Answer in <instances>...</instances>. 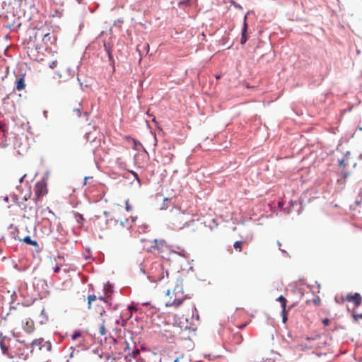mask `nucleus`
Masks as SVG:
<instances>
[{"label":"nucleus","instance_id":"f257e3e1","mask_svg":"<svg viewBox=\"0 0 362 362\" xmlns=\"http://www.w3.org/2000/svg\"><path fill=\"white\" fill-rule=\"evenodd\" d=\"M170 223L175 229H183L186 227H192V230L197 229V223L189 213L181 211L180 209H173L170 215Z\"/></svg>","mask_w":362,"mask_h":362},{"label":"nucleus","instance_id":"f03ea898","mask_svg":"<svg viewBox=\"0 0 362 362\" xmlns=\"http://www.w3.org/2000/svg\"><path fill=\"white\" fill-rule=\"evenodd\" d=\"M100 316L101 317V323L100 325L99 333L101 336H105L107 334V328L112 329L113 330L117 329L118 325L124 327L127 321L123 320L120 315L115 313L107 314L103 309L100 311Z\"/></svg>","mask_w":362,"mask_h":362},{"label":"nucleus","instance_id":"7ed1b4c3","mask_svg":"<svg viewBox=\"0 0 362 362\" xmlns=\"http://www.w3.org/2000/svg\"><path fill=\"white\" fill-rule=\"evenodd\" d=\"M175 287L173 290L168 288L166 296L168 300L165 303L167 307H174L175 308L180 307L185 300H189L186 295L184 294L183 284L182 281L176 279L175 281Z\"/></svg>","mask_w":362,"mask_h":362},{"label":"nucleus","instance_id":"20e7f679","mask_svg":"<svg viewBox=\"0 0 362 362\" xmlns=\"http://www.w3.org/2000/svg\"><path fill=\"white\" fill-rule=\"evenodd\" d=\"M152 281L155 282H163L164 284H168L170 282L174 283L176 279L173 276H169L168 271L162 264H156L151 269Z\"/></svg>","mask_w":362,"mask_h":362},{"label":"nucleus","instance_id":"39448f33","mask_svg":"<svg viewBox=\"0 0 362 362\" xmlns=\"http://www.w3.org/2000/svg\"><path fill=\"white\" fill-rule=\"evenodd\" d=\"M102 137L103 134L95 127H90V129L86 133L87 143L89 144L90 148L93 150L100 146Z\"/></svg>","mask_w":362,"mask_h":362},{"label":"nucleus","instance_id":"423d86ee","mask_svg":"<svg viewBox=\"0 0 362 362\" xmlns=\"http://www.w3.org/2000/svg\"><path fill=\"white\" fill-rule=\"evenodd\" d=\"M146 251L163 257L164 254L170 251V247L165 240L155 239L152 242V245L146 249Z\"/></svg>","mask_w":362,"mask_h":362},{"label":"nucleus","instance_id":"0eeeda50","mask_svg":"<svg viewBox=\"0 0 362 362\" xmlns=\"http://www.w3.org/2000/svg\"><path fill=\"white\" fill-rule=\"evenodd\" d=\"M49 173H45L41 180L37 181L35 185V199L38 201L41 199L48 192L47 180Z\"/></svg>","mask_w":362,"mask_h":362},{"label":"nucleus","instance_id":"6e6552de","mask_svg":"<svg viewBox=\"0 0 362 362\" xmlns=\"http://www.w3.org/2000/svg\"><path fill=\"white\" fill-rule=\"evenodd\" d=\"M59 82H66L73 78L74 73L67 64H61L57 71Z\"/></svg>","mask_w":362,"mask_h":362},{"label":"nucleus","instance_id":"1a4fd4ad","mask_svg":"<svg viewBox=\"0 0 362 362\" xmlns=\"http://www.w3.org/2000/svg\"><path fill=\"white\" fill-rule=\"evenodd\" d=\"M36 40L37 37H42V41L46 46H48L49 43L52 44V41L55 39L53 35L49 33H44L42 30L39 29L35 34L34 36Z\"/></svg>","mask_w":362,"mask_h":362},{"label":"nucleus","instance_id":"9d476101","mask_svg":"<svg viewBox=\"0 0 362 362\" xmlns=\"http://www.w3.org/2000/svg\"><path fill=\"white\" fill-rule=\"evenodd\" d=\"M343 300L347 302H352L356 307H358L361 304L362 298L358 293H355L354 294H347Z\"/></svg>","mask_w":362,"mask_h":362},{"label":"nucleus","instance_id":"9b49d317","mask_svg":"<svg viewBox=\"0 0 362 362\" xmlns=\"http://www.w3.org/2000/svg\"><path fill=\"white\" fill-rule=\"evenodd\" d=\"M23 329L28 334L32 333L35 329L34 322L30 319H25L23 321Z\"/></svg>","mask_w":362,"mask_h":362},{"label":"nucleus","instance_id":"f8f14e48","mask_svg":"<svg viewBox=\"0 0 362 362\" xmlns=\"http://www.w3.org/2000/svg\"><path fill=\"white\" fill-rule=\"evenodd\" d=\"M103 46H104L105 50L107 52V53L108 54L109 60L110 62V64L112 66L113 71H115V60L113 59V56L112 54V46L110 45V43H107L105 42H104Z\"/></svg>","mask_w":362,"mask_h":362},{"label":"nucleus","instance_id":"ddd939ff","mask_svg":"<svg viewBox=\"0 0 362 362\" xmlns=\"http://www.w3.org/2000/svg\"><path fill=\"white\" fill-rule=\"evenodd\" d=\"M21 209L24 211V216H33L36 213V209L33 206L28 207L26 204H22Z\"/></svg>","mask_w":362,"mask_h":362},{"label":"nucleus","instance_id":"4468645a","mask_svg":"<svg viewBox=\"0 0 362 362\" xmlns=\"http://www.w3.org/2000/svg\"><path fill=\"white\" fill-rule=\"evenodd\" d=\"M25 86L24 77L21 76L17 81L16 84V88L17 90H21L24 89Z\"/></svg>","mask_w":362,"mask_h":362},{"label":"nucleus","instance_id":"2eb2a0df","mask_svg":"<svg viewBox=\"0 0 362 362\" xmlns=\"http://www.w3.org/2000/svg\"><path fill=\"white\" fill-rule=\"evenodd\" d=\"M247 29V24L246 22V20L245 19L244 27H243V29L242 31V36H241V39H240V43L242 45L245 44L247 40V35H246Z\"/></svg>","mask_w":362,"mask_h":362},{"label":"nucleus","instance_id":"dca6fc26","mask_svg":"<svg viewBox=\"0 0 362 362\" xmlns=\"http://www.w3.org/2000/svg\"><path fill=\"white\" fill-rule=\"evenodd\" d=\"M0 346H1V351H2V352H3V354H4V355H6V356H8V357H10V358H14V356H13V355H11V354L9 353L8 349V347L6 346V344H5L4 341V340H1V341H0Z\"/></svg>","mask_w":362,"mask_h":362},{"label":"nucleus","instance_id":"f3484780","mask_svg":"<svg viewBox=\"0 0 362 362\" xmlns=\"http://www.w3.org/2000/svg\"><path fill=\"white\" fill-rule=\"evenodd\" d=\"M44 342V339L42 338L35 339L31 343V347L35 349V347H37L39 350L42 349V343Z\"/></svg>","mask_w":362,"mask_h":362},{"label":"nucleus","instance_id":"a211bd4d","mask_svg":"<svg viewBox=\"0 0 362 362\" xmlns=\"http://www.w3.org/2000/svg\"><path fill=\"white\" fill-rule=\"evenodd\" d=\"M23 241L28 245H33L35 247H38V243H37V241L32 240L30 236L25 237L23 239Z\"/></svg>","mask_w":362,"mask_h":362},{"label":"nucleus","instance_id":"6ab92c4d","mask_svg":"<svg viewBox=\"0 0 362 362\" xmlns=\"http://www.w3.org/2000/svg\"><path fill=\"white\" fill-rule=\"evenodd\" d=\"M193 0H182L178 2V6L180 8H183L185 7L190 6L192 5V2Z\"/></svg>","mask_w":362,"mask_h":362},{"label":"nucleus","instance_id":"aec40b11","mask_svg":"<svg viewBox=\"0 0 362 362\" xmlns=\"http://www.w3.org/2000/svg\"><path fill=\"white\" fill-rule=\"evenodd\" d=\"M243 241H236L233 244V247L235 251L240 252L243 250Z\"/></svg>","mask_w":362,"mask_h":362},{"label":"nucleus","instance_id":"412c9836","mask_svg":"<svg viewBox=\"0 0 362 362\" xmlns=\"http://www.w3.org/2000/svg\"><path fill=\"white\" fill-rule=\"evenodd\" d=\"M96 300H97V297L95 295H89L88 296V308L89 309L91 308V305H92L93 302L95 301Z\"/></svg>","mask_w":362,"mask_h":362},{"label":"nucleus","instance_id":"4be33fe9","mask_svg":"<svg viewBox=\"0 0 362 362\" xmlns=\"http://www.w3.org/2000/svg\"><path fill=\"white\" fill-rule=\"evenodd\" d=\"M277 300L281 303L282 308H286V303H287L286 298H285L284 296H281L278 298Z\"/></svg>","mask_w":362,"mask_h":362},{"label":"nucleus","instance_id":"5701e85b","mask_svg":"<svg viewBox=\"0 0 362 362\" xmlns=\"http://www.w3.org/2000/svg\"><path fill=\"white\" fill-rule=\"evenodd\" d=\"M132 141L134 143L133 148L136 150H139L140 147L142 146V144L139 141H136L135 139H132Z\"/></svg>","mask_w":362,"mask_h":362},{"label":"nucleus","instance_id":"b1692460","mask_svg":"<svg viewBox=\"0 0 362 362\" xmlns=\"http://www.w3.org/2000/svg\"><path fill=\"white\" fill-rule=\"evenodd\" d=\"M81 335V332L80 331H75L71 336L72 340H76Z\"/></svg>","mask_w":362,"mask_h":362},{"label":"nucleus","instance_id":"393cba45","mask_svg":"<svg viewBox=\"0 0 362 362\" xmlns=\"http://www.w3.org/2000/svg\"><path fill=\"white\" fill-rule=\"evenodd\" d=\"M233 337L237 340V343L240 344L243 341V337L240 334H235Z\"/></svg>","mask_w":362,"mask_h":362},{"label":"nucleus","instance_id":"a878e982","mask_svg":"<svg viewBox=\"0 0 362 362\" xmlns=\"http://www.w3.org/2000/svg\"><path fill=\"white\" fill-rule=\"evenodd\" d=\"M313 303L315 305L318 306V305H320L321 300H320V298L319 297H317V298H314V299L313 300Z\"/></svg>","mask_w":362,"mask_h":362},{"label":"nucleus","instance_id":"bb28decb","mask_svg":"<svg viewBox=\"0 0 362 362\" xmlns=\"http://www.w3.org/2000/svg\"><path fill=\"white\" fill-rule=\"evenodd\" d=\"M347 163H348V158L342 159L339 161L340 165H342V166H345L346 165H347Z\"/></svg>","mask_w":362,"mask_h":362},{"label":"nucleus","instance_id":"cd10ccee","mask_svg":"<svg viewBox=\"0 0 362 362\" xmlns=\"http://www.w3.org/2000/svg\"><path fill=\"white\" fill-rule=\"evenodd\" d=\"M57 66V61H54L52 63H50V64H49V67L52 68V69H54Z\"/></svg>","mask_w":362,"mask_h":362},{"label":"nucleus","instance_id":"c85d7f7f","mask_svg":"<svg viewBox=\"0 0 362 362\" xmlns=\"http://www.w3.org/2000/svg\"><path fill=\"white\" fill-rule=\"evenodd\" d=\"M353 316L356 320H358V319L362 318V313L361 314H354Z\"/></svg>","mask_w":362,"mask_h":362},{"label":"nucleus","instance_id":"c756f323","mask_svg":"<svg viewBox=\"0 0 362 362\" xmlns=\"http://www.w3.org/2000/svg\"><path fill=\"white\" fill-rule=\"evenodd\" d=\"M16 296H16V292L13 291V293H12V294H11V302H12V303L16 300Z\"/></svg>","mask_w":362,"mask_h":362},{"label":"nucleus","instance_id":"7c9ffc66","mask_svg":"<svg viewBox=\"0 0 362 362\" xmlns=\"http://www.w3.org/2000/svg\"><path fill=\"white\" fill-rule=\"evenodd\" d=\"M329 320L328 318H325L322 320V323L325 326H327L329 324Z\"/></svg>","mask_w":362,"mask_h":362},{"label":"nucleus","instance_id":"2f4dec72","mask_svg":"<svg viewBox=\"0 0 362 362\" xmlns=\"http://www.w3.org/2000/svg\"><path fill=\"white\" fill-rule=\"evenodd\" d=\"M119 160H120V158H117V163L119 164L120 168H124V166L125 165V163L124 162H120Z\"/></svg>","mask_w":362,"mask_h":362},{"label":"nucleus","instance_id":"473e14b6","mask_svg":"<svg viewBox=\"0 0 362 362\" xmlns=\"http://www.w3.org/2000/svg\"><path fill=\"white\" fill-rule=\"evenodd\" d=\"M130 173L133 175V176L135 177L136 180L139 181L138 174L136 172L132 170V171H130Z\"/></svg>","mask_w":362,"mask_h":362},{"label":"nucleus","instance_id":"72a5a7b5","mask_svg":"<svg viewBox=\"0 0 362 362\" xmlns=\"http://www.w3.org/2000/svg\"><path fill=\"white\" fill-rule=\"evenodd\" d=\"M126 209L127 211H130L132 210V206H130V204H129V202L128 201H126Z\"/></svg>","mask_w":362,"mask_h":362},{"label":"nucleus","instance_id":"f704fd0d","mask_svg":"<svg viewBox=\"0 0 362 362\" xmlns=\"http://www.w3.org/2000/svg\"><path fill=\"white\" fill-rule=\"evenodd\" d=\"M288 315V310H286V308H282V311H281V315Z\"/></svg>","mask_w":362,"mask_h":362},{"label":"nucleus","instance_id":"c9c22d12","mask_svg":"<svg viewBox=\"0 0 362 362\" xmlns=\"http://www.w3.org/2000/svg\"><path fill=\"white\" fill-rule=\"evenodd\" d=\"M98 299H99V300L102 301L103 303H107V300H105V298H104V297H103V296H100V297L98 298Z\"/></svg>","mask_w":362,"mask_h":362},{"label":"nucleus","instance_id":"e433bc0d","mask_svg":"<svg viewBox=\"0 0 362 362\" xmlns=\"http://www.w3.org/2000/svg\"><path fill=\"white\" fill-rule=\"evenodd\" d=\"M92 178V177H85L83 185H86L87 184L88 180Z\"/></svg>","mask_w":362,"mask_h":362},{"label":"nucleus","instance_id":"4c0bfd02","mask_svg":"<svg viewBox=\"0 0 362 362\" xmlns=\"http://www.w3.org/2000/svg\"><path fill=\"white\" fill-rule=\"evenodd\" d=\"M286 321H287V315H282V322H283L284 323H286Z\"/></svg>","mask_w":362,"mask_h":362},{"label":"nucleus","instance_id":"58836bf2","mask_svg":"<svg viewBox=\"0 0 362 362\" xmlns=\"http://www.w3.org/2000/svg\"><path fill=\"white\" fill-rule=\"evenodd\" d=\"M74 112H76L78 117L80 116L81 112H80L79 108H76V109L74 110Z\"/></svg>","mask_w":362,"mask_h":362},{"label":"nucleus","instance_id":"ea45409f","mask_svg":"<svg viewBox=\"0 0 362 362\" xmlns=\"http://www.w3.org/2000/svg\"><path fill=\"white\" fill-rule=\"evenodd\" d=\"M54 272H59L60 271V267L57 266L54 268Z\"/></svg>","mask_w":362,"mask_h":362},{"label":"nucleus","instance_id":"a19ab883","mask_svg":"<svg viewBox=\"0 0 362 362\" xmlns=\"http://www.w3.org/2000/svg\"><path fill=\"white\" fill-rule=\"evenodd\" d=\"M25 176H26V175H23V177L19 180L20 182H23V179H24V177H25Z\"/></svg>","mask_w":362,"mask_h":362},{"label":"nucleus","instance_id":"79ce46f5","mask_svg":"<svg viewBox=\"0 0 362 362\" xmlns=\"http://www.w3.org/2000/svg\"><path fill=\"white\" fill-rule=\"evenodd\" d=\"M215 78H216V79H219V78H221V75H216V76H215Z\"/></svg>","mask_w":362,"mask_h":362},{"label":"nucleus","instance_id":"37998d69","mask_svg":"<svg viewBox=\"0 0 362 362\" xmlns=\"http://www.w3.org/2000/svg\"><path fill=\"white\" fill-rule=\"evenodd\" d=\"M173 362H180V358H175Z\"/></svg>","mask_w":362,"mask_h":362},{"label":"nucleus","instance_id":"c03bdc74","mask_svg":"<svg viewBox=\"0 0 362 362\" xmlns=\"http://www.w3.org/2000/svg\"><path fill=\"white\" fill-rule=\"evenodd\" d=\"M78 1V4H81L82 3L83 0H76Z\"/></svg>","mask_w":362,"mask_h":362},{"label":"nucleus","instance_id":"a18cd8bd","mask_svg":"<svg viewBox=\"0 0 362 362\" xmlns=\"http://www.w3.org/2000/svg\"><path fill=\"white\" fill-rule=\"evenodd\" d=\"M347 176H348V174L345 173L344 175V177H346Z\"/></svg>","mask_w":362,"mask_h":362},{"label":"nucleus","instance_id":"49530a36","mask_svg":"<svg viewBox=\"0 0 362 362\" xmlns=\"http://www.w3.org/2000/svg\"><path fill=\"white\" fill-rule=\"evenodd\" d=\"M139 353V350H136V351H135V354H138Z\"/></svg>","mask_w":362,"mask_h":362},{"label":"nucleus","instance_id":"de8ad7c7","mask_svg":"<svg viewBox=\"0 0 362 362\" xmlns=\"http://www.w3.org/2000/svg\"><path fill=\"white\" fill-rule=\"evenodd\" d=\"M306 339H308V340H311L312 339H311V338H310V337H307V338H306Z\"/></svg>","mask_w":362,"mask_h":362},{"label":"nucleus","instance_id":"09e8293b","mask_svg":"<svg viewBox=\"0 0 362 362\" xmlns=\"http://www.w3.org/2000/svg\"><path fill=\"white\" fill-rule=\"evenodd\" d=\"M279 206H281L282 205V203L281 202H279Z\"/></svg>","mask_w":362,"mask_h":362}]
</instances>
